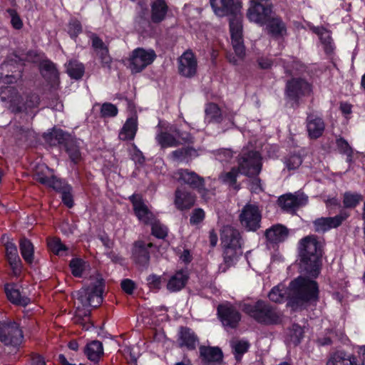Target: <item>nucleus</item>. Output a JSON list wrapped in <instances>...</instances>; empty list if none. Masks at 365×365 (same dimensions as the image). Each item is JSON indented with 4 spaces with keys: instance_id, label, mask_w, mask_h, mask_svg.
Here are the masks:
<instances>
[{
    "instance_id": "nucleus-42",
    "label": "nucleus",
    "mask_w": 365,
    "mask_h": 365,
    "mask_svg": "<svg viewBox=\"0 0 365 365\" xmlns=\"http://www.w3.org/2000/svg\"><path fill=\"white\" fill-rule=\"evenodd\" d=\"M170 155L174 160L183 161L188 158L197 157L198 153L193 147L187 146L177 149L173 151Z\"/></svg>"
},
{
    "instance_id": "nucleus-22",
    "label": "nucleus",
    "mask_w": 365,
    "mask_h": 365,
    "mask_svg": "<svg viewBox=\"0 0 365 365\" xmlns=\"http://www.w3.org/2000/svg\"><path fill=\"white\" fill-rule=\"evenodd\" d=\"M196 196L185 188L178 187L175 191L174 205L181 211L188 210L195 203Z\"/></svg>"
},
{
    "instance_id": "nucleus-8",
    "label": "nucleus",
    "mask_w": 365,
    "mask_h": 365,
    "mask_svg": "<svg viewBox=\"0 0 365 365\" xmlns=\"http://www.w3.org/2000/svg\"><path fill=\"white\" fill-rule=\"evenodd\" d=\"M261 220V211L255 204H246L239 215L241 225L247 231H257L260 227Z\"/></svg>"
},
{
    "instance_id": "nucleus-13",
    "label": "nucleus",
    "mask_w": 365,
    "mask_h": 365,
    "mask_svg": "<svg viewBox=\"0 0 365 365\" xmlns=\"http://www.w3.org/2000/svg\"><path fill=\"white\" fill-rule=\"evenodd\" d=\"M91 39L95 57L99 61L101 67L110 72L113 58L110 55L108 46L95 34H91Z\"/></svg>"
},
{
    "instance_id": "nucleus-33",
    "label": "nucleus",
    "mask_w": 365,
    "mask_h": 365,
    "mask_svg": "<svg viewBox=\"0 0 365 365\" xmlns=\"http://www.w3.org/2000/svg\"><path fill=\"white\" fill-rule=\"evenodd\" d=\"M240 173V170L237 167H232L230 171L222 173L219 178L222 183L237 191L241 188L240 184L237 182Z\"/></svg>"
},
{
    "instance_id": "nucleus-44",
    "label": "nucleus",
    "mask_w": 365,
    "mask_h": 365,
    "mask_svg": "<svg viewBox=\"0 0 365 365\" xmlns=\"http://www.w3.org/2000/svg\"><path fill=\"white\" fill-rule=\"evenodd\" d=\"M0 96L2 101H9L13 104L17 103L20 98L16 88L11 86L1 87Z\"/></svg>"
},
{
    "instance_id": "nucleus-49",
    "label": "nucleus",
    "mask_w": 365,
    "mask_h": 365,
    "mask_svg": "<svg viewBox=\"0 0 365 365\" xmlns=\"http://www.w3.org/2000/svg\"><path fill=\"white\" fill-rule=\"evenodd\" d=\"M48 247L56 255H63V252L68 250L67 247L57 237L48 240Z\"/></svg>"
},
{
    "instance_id": "nucleus-25",
    "label": "nucleus",
    "mask_w": 365,
    "mask_h": 365,
    "mask_svg": "<svg viewBox=\"0 0 365 365\" xmlns=\"http://www.w3.org/2000/svg\"><path fill=\"white\" fill-rule=\"evenodd\" d=\"M267 33L275 38L283 37L287 34V26L282 19L273 14L264 24Z\"/></svg>"
},
{
    "instance_id": "nucleus-29",
    "label": "nucleus",
    "mask_w": 365,
    "mask_h": 365,
    "mask_svg": "<svg viewBox=\"0 0 365 365\" xmlns=\"http://www.w3.org/2000/svg\"><path fill=\"white\" fill-rule=\"evenodd\" d=\"M138 131V118L133 115L127 118L119 131L118 138L123 141L133 140Z\"/></svg>"
},
{
    "instance_id": "nucleus-56",
    "label": "nucleus",
    "mask_w": 365,
    "mask_h": 365,
    "mask_svg": "<svg viewBox=\"0 0 365 365\" xmlns=\"http://www.w3.org/2000/svg\"><path fill=\"white\" fill-rule=\"evenodd\" d=\"M284 163L289 170H294L302 165V158L299 155H291L285 159Z\"/></svg>"
},
{
    "instance_id": "nucleus-14",
    "label": "nucleus",
    "mask_w": 365,
    "mask_h": 365,
    "mask_svg": "<svg viewBox=\"0 0 365 365\" xmlns=\"http://www.w3.org/2000/svg\"><path fill=\"white\" fill-rule=\"evenodd\" d=\"M349 217V214L348 212L341 211L339 214L334 217H322L317 218L312 222L314 230L318 233H325L331 229L340 227Z\"/></svg>"
},
{
    "instance_id": "nucleus-24",
    "label": "nucleus",
    "mask_w": 365,
    "mask_h": 365,
    "mask_svg": "<svg viewBox=\"0 0 365 365\" xmlns=\"http://www.w3.org/2000/svg\"><path fill=\"white\" fill-rule=\"evenodd\" d=\"M223 263L220 265V269L225 272L227 269L235 265L239 257L242 255V247H222Z\"/></svg>"
},
{
    "instance_id": "nucleus-36",
    "label": "nucleus",
    "mask_w": 365,
    "mask_h": 365,
    "mask_svg": "<svg viewBox=\"0 0 365 365\" xmlns=\"http://www.w3.org/2000/svg\"><path fill=\"white\" fill-rule=\"evenodd\" d=\"M41 69L45 78H47L53 84L59 82V73L56 65L49 60L41 62Z\"/></svg>"
},
{
    "instance_id": "nucleus-20",
    "label": "nucleus",
    "mask_w": 365,
    "mask_h": 365,
    "mask_svg": "<svg viewBox=\"0 0 365 365\" xmlns=\"http://www.w3.org/2000/svg\"><path fill=\"white\" fill-rule=\"evenodd\" d=\"M220 242L222 247H242V237L239 230L231 225H225L220 230Z\"/></svg>"
},
{
    "instance_id": "nucleus-58",
    "label": "nucleus",
    "mask_w": 365,
    "mask_h": 365,
    "mask_svg": "<svg viewBox=\"0 0 365 365\" xmlns=\"http://www.w3.org/2000/svg\"><path fill=\"white\" fill-rule=\"evenodd\" d=\"M68 32L71 38H76L82 32V26L79 21L71 20L68 26Z\"/></svg>"
},
{
    "instance_id": "nucleus-18",
    "label": "nucleus",
    "mask_w": 365,
    "mask_h": 365,
    "mask_svg": "<svg viewBox=\"0 0 365 365\" xmlns=\"http://www.w3.org/2000/svg\"><path fill=\"white\" fill-rule=\"evenodd\" d=\"M306 129L310 140H317L322 137L325 131L326 124L320 115L315 113H307Z\"/></svg>"
},
{
    "instance_id": "nucleus-37",
    "label": "nucleus",
    "mask_w": 365,
    "mask_h": 365,
    "mask_svg": "<svg viewBox=\"0 0 365 365\" xmlns=\"http://www.w3.org/2000/svg\"><path fill=\"white\" fill-rule=\"evenodd\" d=\"M19 249L24 261L31 264L34 260V247L32 242L29 239L22 237L19 240Z\"/></svg>"
},
{
    "instance_id": "nucleus-1",
    "label": "nucleus",
    "mask_w": 365,
    "mask_h": 365,
    "mask_svg": "<svg viewBox=\"0 0 365 365\" xmlns=\"http://www.w3.org/2000/svg\"><path fill=\"white\" fill-rule=\"evenodd\" d=\"M210 4L217 16H232L230 20V31L236 56L230 54L227 58L231 63L237 65L238 61L243 60L245 56L242 37V16L240 13L242 4L237 0H210Z\"/></svg>"
},
{
    "instance_id": "nucleus-39",
    "label": "nucleus",
    "mask_w": 365,
    "mask_h": 365,
    "mask_svg": "<svg viewBox=\"0 0 365 365\" xmlns=\"http://www.w3.org/2000/svg\"><path fill=\"white\" fill-rule=\"evenodd\" d=\"M35 179L40 183L52 187L59 192L64 188V186L68 185L54 176L47 177L39 173H36Z\"/></svg>"
},
{
    "instance_id": "nucleus-52",
    "label": "nucleus",
    "mask_w": 365,
    "mask_h": 365,
    "mask_svg": "<svg viewBox=\"0 0 365 365\" xmlns=\"http://www.w3.org/2000/svg\"><path fill=\"white\" fill-rule=\"evenodd\" d=\"M304 336V330L298 324H293L289 331L290 341L294 345H298Z\"/></svg>"
},
{
    "instance_id": "nucleus-41",
    "label": "nucleus",
    "mask_w": 365,
    "mask_h": 365,
    "mask_svg": "<svg viewBox=\"0 0 365 365\" xmlns=\"http://www.w3.org/2000/svg\"><path fill=\"white\" fill-rule=\"evenodd\" d=\"M205 112L206 118L209 122L220 123L223 120V114L216 103H210L207 104Z\"/></svg>"
},
{
    "instance_id": "nucleus-63",
    "label": "nucleus",
    "mask_w": 365,
    "mask_h": 365,
    "mask_svg": "<svg viewBox=\"0 0 365 365\" xmlns=\"http://www.w3.org/2000/svg\"><path fill=\"white\" fill-rule=\"evenodd\" d=\"M122 289L128 294H132L135 289L134 282L129 279H125L120 284Z\"/></svg>"
},
{
    "instance_id": "nucleus-61",
    "label": "nucleus",
    "mask_w": 365,
    "mask_h": 365,
    "mask_svg": "<svg viewBox=\"0 0 365 365\" xmlns=\"http://www.w3.org/2000/svg\"><path fill=\"white\" fill-rule=\"evenodd\" d=\"M44 358L38 354L32 353L29 356L26 365H46Z\"/></svg>"
},
{
    "instance_id": "nucleus-5",
    "label": "nucleus",
    "mask_w": 365,
    "mask_h": 365,
    "mask_svg": "<svg viewBox=\"0 0 365 365\" xmlns=\"http://www.w3.org/2000/svg\"><path fill=\"white\" fill-rule=\"evenodd\" d=\"M104 279L101 274L91 277L89 284L76 292L77 299L83 307H98L103 302Z\"/></svg>"
},
{
    "instance_id": "nucleus-23",
    "label": "nucleus",
    "mask_w": 365,
    "mask_h": 365,
    "mask_svg": "<svg viewBox=\"0 0 365 365\" xmlns=\"http://www.w3.org/2000/svg\"><path fill=\"white\" fill-rule=\"evenodd\" d=\"M150 6V18L152 23L158 24L166 19L170 9L165 0H153Z\"/></svg>"
},
{
    "instance_id": "nucleus-40",
    "label": "nucleus",
    "mask_w": 365,
    "mask_h": 365,
    "mask_svg": "<svg viewBox=\"0 0 365 365\" xmlns=\"http://www.w3.org/2000/svg\"><path fill=\"white\" fill-rule=\"evenodd\" d=\"M66 68L68 75L73 79H81L85 73L84 65L76 59L70 60Z\"/></svg>"
},
{
    "instance_id": "nucleus-16",
    "label": "nucleus",
    "mask_w": 365,
    "mask_h": 365,
    "mask_svg": "<svg viewBox=\"0 0 365 365\" xmlns=\"http://www.w3.org/2000/svg\"><path fill=\"white\" fill-rule=\"evenodd\" d=\"M178 72L186 78H192L197 73V61L192 50L185 51L178 60Z\"/></svg>"
},
{
    "instance_id": "nucleus-17",
    "label": "nucleus",
    "mask_w": 365,
    "mask_h": 365,
    "mask_svg": "<svg viewBox=\"0 0 365 365\" xmlns=\"http://www.w3.org/2000/svg\"><path fill=\"white\" fill-rule=\"evenodd\" d=\"M129 200L133 205L135 215L141 222L150 225L156 219L155 216L143 202L140 195L133 194L129 197Z\"/></svg>"
},
{
    "instance_id": "nucleus-47",
    "label": "nucleus",
    "mask_w": 365,
    "mask_h": 365,
    "mask_svg": "<svg viewBox=\"0 0 365 365\" xmlns=\"http://www.w3.org/2000/svg\"><path fill=\"white\" fill-rule=\"evenodd\" d=\"M268 297L274 302L282 303L287 298V289L284 286H276L269 292Z\"/></svg>"
},
{
    "instance_id": "nucleus-55",
    "label": "nucleus",
    "mask_w": 365,
    "mask_h": 365,
    "mask_svg": "<svg viewBox=\"0 0 365 365\" xmlns=\"http://www.w3.org/2000/svg\"><path fill=\"white\" fill-rule=\"evenodd\" d=\"M336 145L339 152L342 154L347 155V157L351 158L353 155V149L349 145L346 140L342 137H339L336 139Z\"/></svg>"
},
{
    "instance_id": "nucleus-34",
    "label": "nucleus",
    "mask_w": 365,
    "mask_h": 365,
    "mask_svg": "<svg viewBox=\"0 0 365 365\" xmlns=\"http://www.w3.org/2000/svg\"><path fill=\"white\" fill-rule=\"evenodd\" d=\"M187 279L188 275L186 272L178 271L170 277L167 284V288L173 292L180 291L185 286Z\"/></svg>"
},
{
    "instance_id": "nucleus-48",
    "label": "nucleus",
    "mask_w": 365,
    "mask_h": 365,
    "mask_svg": "<svg viewBox=\"0 0 365 365\" xmlns=\"http://www.w3.org/2000/svg\"><path fill=\"white\" fill-rule=\"evenodd\" d=\"M151 233L158 239H165L168 235V227L155 219L150 225Z\"/></svg>"
},
{
    "instance_id": "nucleus-60",
    "label": "nucleus",
    "mask_w": 365,
    "mask_h": 365,
    "mask_svg": "<svg viewBox=\"0 0 365 365\" xmlns=\"http://www.w3.org/2000/svg\"><path fill=\"white\" fill-rule=\"evenodd\" d=\"M7 13L10 15L12 26L16 29H21L23 26V22L16 11L14 9H9Z\"/></svg>"
},
{
    "instance_id": "nucleus-64",
    "label": "nucleus",
    "mask_w": 365,
    "mask_h": 365,
    "mask_svg": "<svg viewBox=\"0 0 365 365\" xmlns=\"http://www.w3.org/2000/svg\"><path fill=\"white\" fill-rule=\"evenodd\" d=\"M216 157L220 161H229L232 158V152L230 149H220L217 151Z\"/></svg>"
},
{
    "instance_id": "nucleus-3",
    "label": "nucleus",
    "mask_w": 365,
    "mask_h": 365,
    "mask_svg": "<svg viewBox=\"0 0 365 365\" xmlns=\"http://www.w3.org/2000/svg\"><path fill=\"white\" fill-rule=\"evenodd\" d=\"M288 305L294 311L306 309L319 300V287L316 281L299 276L289 286Z\"/></svg>"
},
{
    "instance_id": "nucleus-54",
    "label": "nucleus",
    "mask_w": 365,
    "mask_h": 365,
    "mask_svg": "<svg viewBox=\"0 0 365 365\" xmlns=\"http://www.w3.org/2000/svg\"><path fill=\"white\" fill-rule=\"evenodd\" d=\"M71 273L76 277H81L84 270L85 262L78 258L73 259L69 264Z\"/></svg>"
},
{
    "instance_id": "nucleus-43",
    "label": "nucleus",
    "mask_w": 365,
    "mask_h": 365,
    "mask_svg": "<svg viewBox=\"0 0 365 365\" xmlns=\"http://www.w3.org/2000/svg\"><path fill=\"white\" fill-rule=\"evenodd\" d=\"M65 148L71 160L75 164L78 163L81 160V154L79 146L76 144V142L70 138L68 141L66 142Z\"/></svg>"
},
{
    "instance_id": "nucleus-28",
    "label": "nucleus",
    "mask_w": 365,
    "mask_h": 365,
    "mask_svg": "<svg viewBox=\"0 0 365 365\" xmlns=\"http://www.w3.org/2000/svg\"><path fill=\"white\" fill-rule=\"evenodd\" d=\"M158 128L155 140L161 148L178 147L180 145V141L177 138L174 133L170 130H163L160 123Z\"/></svg>"
},
{
    "instance_id": "nucleus-57",
    "label": "nucleus",
    "mask_w": 365,
    "mask_h": 365,
    "mask_svg": "<svg viewBox=\"0 0 365 365\" xmlns=\"http://www.w3.org/2000/svg\"><path fill=\"white\" fill-rule=\"evenodd\" d=\"M63 202L69 208L73 206V200L72 195V187L70 185L64 186V188L60 192Z\"/></svg>"
},
{
    "instance_id": "nucleus-27",
    "label": "nucleus",
    "mask_w": 365,
    "mask_h": 365,
    "mask_svg": "<svg viewBox=\"0 0 365 365\" xmlns=\"http://www.w3.org/2000/svg\"><path fill=\"white\" fill-rule=\"evenodd\" d=\"M289 230L280 224L274 225L265 231V237L267 241L272 244L283 242L287 240Z\"/></svg>"
},
{
    "instance_id": "nucleus-46",
    "label": "nucleus",
    "mask_w": 365,
    "mask_h": 365,
    "mask_svg": "<svg viewBox=\"0 0 365 365\" xmlns=\"http://www.w3.org/2000/svg\"><path fill=\"white\" fill-rule=\"evenodd\" d=\"M40 102L39 96L36 93H29L26 96L25 101L21 104H17V110L28 112L29 110L36 108Z\"/></svg>"
},
{
    "instance_id": "nucleus-30",
    "label": "nucleus",
    "mask_w": 365,
    "mask_h": 365,
    "mask_svg": "<svg viewBox=\"0 0 365 365\" xmlns=\"http://www.w3.org/2000/svg\"><path fill=\"white\" fill-rule=\"evenodd\" d=\"M325 365H359L356 357L344 351L330 354Z\"/></svg>"
},
{
    "instance_id": "nucleus-15",
    "label": "nucleus",
    "mask_w": 365,
    "mask_h": 365,
    "mask_svg": "<svg viewBox=\"0 0 365 365\" xmlns=\"http://www.w3.org/2000/svg\"><path fill=\"white\" fill-rule=\"evenodd\" d=\"M217 314L224 327L235 329L241 320L240 312L230 304H220Z\"/></svg>"
},
{
    "instance_id": "nucleus-12",
    "label": "nucleus",
    "mask_w": 365,
    "mask_h": 365,
    "mask_svg": "<svg viewBox=\"0 0 365 365\" xmlns=\"http://www.w3.org/2000/svg\"><path fill=\"white\" fill-rule=\"evenodd\" d=\"M312 92V86L304 78H293L286 83L285 94L295 102H298L302 96H309Z\"/></svg>"
},
{
    "instance_id": "nucleus-9",
    "label": "nucleus",
    "mask_w": 365,
    "mask_h": 365,
    "mask_svg": "<svg viewBox=\"0 0 365 365\" xmlns=\"http://www.w3.org/2000/svg\"><path fill=\"white\" fill-rule=\"evenodd\" d=\"M155 58L156 54L153 50L138 48L133 51L128 58V68L132 73H140L150 65Z\"/></svg>"
},
{
    "instance_id": "nucleus-38",
    "label": "nucleus",
    "mask_w": 365,
    "mask_h": 365,
    "mask_svg": "<svg viewBox=\"0 0 365 365\" xmlns=\"http://www.w3.org/2000/svg\"><path fill=\"white\" fill-rule=\"evenodd\" d=\"M85 354L93 362H98L103 354V344L99 341H93L85 348Z\"/></svg>"
},
{
    "instance_id": "nucleus-10",
    "label": "nucleus",
    "mask_w": 365,
    "mask_h": 365,
    "mask_svg": "<svg viewBox=\"0 0 365 365\" xmlns=\"http://www.w3.org/2000/svg\"><path fill=\"white\" fill-rule=\"evenodd\" d=\"M23 338V332L15 322H0V341L5 345L17 347Z\"/></svg>"
},
{
    "instance_id": "nucleus-2",
    "label": "nucleus",
    "mask_w": 365,
    "mask_h": 365,
    "mask_svg": "<svg viewBox=\"0 0 365 365\" xmlns=\"http://www.w3.org/2000/svg\"><path fill=\"white\" fill-rule=\"evenodd\" d=\"M299 270L302 274L317 277L320 273L322 245L315 235H308L299 242Z\"/></svg>"
},
{
    "instance_id": "nucleus-50",
    "label": "nucleus",
    "mask_w": 365,
    "mask_h": 365,
    "mask_svg": "<svg viewBox=\"0 0 365 365\" xmlns=\"http://www.w3.org/2000/svg\"><path fill=\"white\" fill-rule=\"evenodd\" d=\"M232 347L234 349L235 359L240 361L242 356L248 351L250 344L247 341H235L232 342Z\"/></svg>"
},
{
    "instance_id": "nucleus-53",
    "label": "nucleus",
    "mask_w": 365,
    "mask_h": 365,
    "mask_svg": "<svg viewBox=\"0 0 365 365\" xmlns=\"http://www.w3.org/2000/svg\"><path fill=\"white\" fill-rule=\"evenodd\" d=\"M118 109L111 103H104L101 108V116L102 118H113L118 115Z\"/></svg>"
},
{
    "instance_id": "nucleus-4",
    "label": "nucleus",
    "mask_w": 365,
    "mask_h": 365,
    "mask_svg": "<svg viewBox=\"0 0 365 365\" xmlns=\"http://www.w3.org/2000/svg\"><path fill=\"white\" fill-rule=\"evenodd\" d=\"M241 309L260 324L273 325L279 324L282 321V314L279 311L263 300H258L255 303H244L241 305Z\"/></svg>"
},
{
    "instance_id": "nucleus-31",
    "label": "nucleus",
    "mask_w": 365,
    "mask_h": 365,
    "mask_svg": "<svg viewBox=\"0 0 365 365\" xmlns=\"http://www.w3.org/2000/svg\"><path fill=\"white\" fill-rule=\"evenodd\" d=\"M200 354L202 361L207 365L220 362L223 357L222 352L218 347L202 346L200 347Z\"/></svg>"
},
{
    "instance_id": "nucleus-11",
    "label": "nucleus",
    "mask_w": 365,
    "mask_h": 365,
    "mask_svg": "<svg viewBox=\"0 0 365 365\" xmlns=\"http://www.w3.org/2000/svg\"><path fill=\"white\" fill-rule=\"evenodd\" d=\"M272 14V5L267 0H252L247 17L251 21L264 25Z\"/></svg>"
},
{
    "instance_id": "nucleus-62",
    "label": "nucleus",
    "mask_w": 365,
    "mask_h": 365,
    "mask_svg": "<svg viewBox=\"0 0 365 365\" xmlns=\"http://www.w3.org/2000/svg\"><path fill=\"white\" fill-rule=\"evenodd\" d=\"M148 284L151 289H159L161 287V277L156 274H150L147 277Z\"/></svg>"
},
{
    "instance_id": "nucleus-35",
    "label": "nucleus",
    "mask_w": 365,
    "mask_h": 365,
    "mask_svg": "<svg viewBox=\"0 0 365 365\" xmlns=\"http://www.w3.org/2000/svg\"><path fill=\"white\" fill-rule=\"evenodd\" d=\"M43 138L51 146L58 144H66L70 139V136L61 129H53L51 132L45 133Z\"/></svg>"
},
{
    "instance_id": "nucleus-51",
    "label": "nucleus",
    "mask_w": 365,
    "mask_h": 365,
    "mask_svg": "<svg viewBox=\"0 0 365 365\" xmlns=\"http://www.w3.org/2000/svg\"><path fill=\"white\" fill-rule=\"evenodd\" d=\"M170 131L175 134L177 138L180 141V145H190L194 143L195 138L190 133L187 132H181L179 129L173 125L170 127Z\"/></svg>"
},
{
    "instance_id": "nucleus-6",
    "label": "nucleus",
    "mask_w": 365,
    "mask_h": 365,
    "mask_svg": "<svg viewBox=\"0 0 365 365\" xmlns=\"http://www.w3.org/2000/svg\"><path fill=\"white\" fill-rule=\"evenodd\" d=\"M237 161V168L240 170L241 174L245 176H258L262 170V156L257 150L243 148Z\"/></svg>"
},
{
    "instance_id": "nucleus-19",
    "label": "nucleus",
    "mask_w": 365,
    "mask_h": 365,
    "mask_svg": "<svg viewBox=\"0 0 365 365\" xmlns=\"http://www.w3.org/2000/svg\"><path fill=\"white\" fill-rule=\"evenodd\" d=\"M308 202V197L303 192L286 194L278 199L280 207L286 212H294L297 208L304 206Z\"/></svg>"
},
{
    "instance_id": "nucleus-45",
    "label": "nucleus",
    "mask_w": 365,
    "mask_h": 365,
    "mask_svg": "<svg viewBox=\"0 0 365 365\" xmlns=\"http://www.w3.org/2000/svg\"><path fill=\"white\" fill-rule=\"evenodd\" d=\"M363 200V196L358 192H346L343 196L345 208H354Z\"/></svg>"
},
{
    "instance_id": "nucleus-21",
    "label": "nucleus",
    "mask_w": 365,
    "mask_h": 365,
    "mask_svg": "<svg viewBox=\"0 0 365 365\" xmlns=\"http://www.w3.org/2000/svg\"><path fill=\"white\" fill-rule=\"evenodd\" d=\"M153 247L152 242L145 243L144 241L138 240L133 244L132 250V258L138 265L147 267L150 262V252L148 248Z\"/></svg>"
},
{
    "instance_id": "nucleus-32",
    "label": "nucleus",
    "mask_w": 365,
    "mask_h": 365,
    "mask_svg": "<svg viewBox=\"0 0 365 365\" xmlns=\"http://www.w3.org/2000/svg\"><path fill=\"white\" fill-rule=\"evenodd\" d=\"M5 292L8 299L14 304L25 307L30 303V299L21 295L16 284H6Z\"/></svg>"
},
{
    "instance_id": "nucleus-7",
    "label": "nucleus",
    "mask_w": 365,
    "mask_h": 365,
    "mask_svg": "<svg viewBox=\"0 0 365 365\" xmlns=\"http://www.w3.org/2000/svg\"><path fill=\"white\" fill-rule=\"evenodd\" d=\"M173 177L180 184L187 185L190 188L196 190L203 198L208 192V190L205 187V179L194 171L183 168L178 169L174 173Z\"/></svg>"
},
{
    "instance_id": "nucleus-59",
    "label": "nucleus",
    "mask_w": 365,
    "mask_h": 365,
    "mask_svg": "<svg viewBox=\"0 0 365 365\" xmlns=\"http://www.w3.org/2000/svg\"><path fill=\"white\" fill-rule=\"evenodd\" d=\"M205 217L204 210L201 208L195 209L190 218V222L191 225H198L203 221Z\"/></svg>"
},
{
    "instance_id": "nucleus-26",
    "label": "nucleus",
    "mask_w": 365,
    "mask_h": 365,
    "mask_svg": "<svg viewBox=\"0 0 365 365\" xmlns=\"http://www.w3.org/2000/svg\"><path fill=\"white\" fill-rule=\"evenodd\" d=\"M178 341L180 347H186L189 350H194L198 343V338L190 328L180 327Z\"/></svg>"
}]
</instances>
